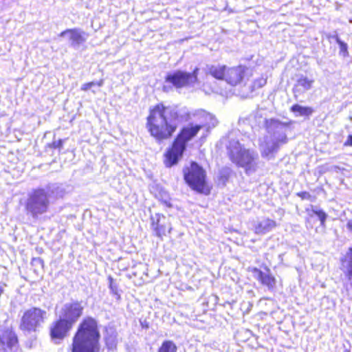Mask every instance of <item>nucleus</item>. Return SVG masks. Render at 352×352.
I'll use <instances>...</instances> for the list:
<instances>
[{"instance_id": "10", "label": "nucleus", "mask_w": 352, "mask_h": 352, "mask_svg": "<svg viewBox=\"0 0 352 352\" xmlns=\"http://www.w3.org/2000/svg\"><path fill=\"white\" fill-rule=\"evenodd\" d=\"M46 314L45 310L37 307L26 310L22 316L20 329L23 331H36L44 322Z\"/></svg>"}, {"instance_id": "6", "label": "nucleus", "mask_w": 352, "mask_h": 352, "mask_svg": "<svg viewBox=\"0 0 352 352\" xmlns=\"http://www.w3.org/2000/svg\"><path fill=\"white\" fill-rule=\"evenodd\" d=\"M201 129L202 126L197 124H189L182 128L175 139L172 147L165 154L164 164L166 167H171L177 164L186 148L187 142L192 140Z\"/></svg>"}, {"instance_id": "7", "label": "nucleus", "mask_w": 352, "mask_h": 352, "mask_svg": "<svg viewBox=\"0 0 352 352\" xmlns=\"http://www.w3.org/2000/svg\"><path fill=\"white\" fill-rule=\"evenodd\" d=\"M206 74L218 80H223L231 86L241 83L244 78L245 67L242 65L227 67L223 65H207Z\"/></svg>"}, {"instance_id": "20", "label": "nucleus", "mask_w": 352, "mask_h": 352, "mask_svg": "<svg viewBox=\"0 0 352 352\" xmlns=\"http://www.w3.org/2000/svg\"><path fill=\"white\" fill-rule=\"evenodd\" d=\"M340 269L344 276L352 274V247L349 248L346 253L340 259Z\"/></svg>"}, {"instance_id": "8", "label": "nucleus", "mask_w": 352, "mask_h": 352, "mask_svg": "<svg viewBox=\"0 0 352 352\" xmlns=\"http://www.w3.org/2000/svg\"><path fill=\"white\" fill-rule=\"evenodd\" d=\"M184 177L188 185L194 190L204 192L206 186V171L197 163L192 162L190 167L184 168Z\"/></svg>"}, {"instance_id": "27", "label": "nucleus", "mask_w": 352, "mask_h": 352, "mask_svg": "<svg viewBox=\"0 0 352 352\" xmlns=\"http://www.w3.org/2000/svg\"><path fill=\"white\" fill-rule=\"evenodd\" d=\"M297 196L300 197L302 199H306V200H312L313 197L311 195V194L308 192H300L297 193Z\"/></svg>"}, {"instance_id": "14", "label": "nucleus", "mask_w": 352, "mask_h": 352, "mask_svg": "<svg viewBox=\"0 0 352 352\" xmlns=\"http://www.w3.org/2000/svg\"><path fill=\"white\" fill-rule=\"evenodd\" d=\"M72 328L70 324L61 319L60 318L50 327V336L52 340L58 343L67 336L68 332Z\"/></svg>"}, {"instance_id": "4", "label": "nucleus", "mask_w": 352, "mask_h": 352, "mask_svg": "<svg viewBox=\"0 0 352 352\" xmlns=\"http://www.w3.org/2000/svg\"><path fill=\"white\" fill-rule=\"evenodd\" d=\"M56 197L62 196V190L56 184H52L45 188L34 190L28 195L25 204L27 214L30 215L34 219H39L45 214L50 206V198L52 196Z\"/></svg>"}, {"instance_id": "29", "label": "nucleus", "mask_w": 352, "mask_h": 352, "mask_svg": "<svg viewBox=\"0 0 352 352\" xmlns=\"http://www.w3.org/2000/svg\"><path fill=\"white\" fill-rule=\"evenodd\" d=\"M344 146H352V135H349L347 137V139H346V142L344 143Z\"/></svg>"}, {"instance_id": "33", "label": "nucleus", "mask_w": 352, "mask_h": 352, "mask_svg": "<svg viewBox=\"0 0 352 352\" xmlns=\"http://www.w3.org/2000/svg\"><path fill=\"white\" fill-rule=\"evenodd\" d=\"M98 86L101 87L103 85V80H100L99 82H96Z\"/></svg>"}, {"instance_id": "23", "label": "nucleus", "mask_w": 352, "mask_h": 352, "mask_svg": "<svg viewBox=\"0 0 352 352\" xmlns=\"http://www.w3.org/2000/svg\"><path fill=\"white\" fill-rule=\"evenodd\" d=\"M157 352H177V347L173 342L166 340L162 343Z\"/></svg>"}, {"instance_id": "25", "label": "nucleus", "mask_w": 352, "mask_h": 352, "mask_svg": "<svg viewBox=\"0 0 352 352\" xmlns=\"http://www.w3.org/2000/svg\"><path fill=\"white\" fill-rule=\"evenodd\" d=\"M109 289L111 290V292L116 296L117 299H119L120 298V294H118V286L116 284L114 283L113 278L111 276L109 277Z\"/></svg>"}, {"instance_id": "36", "label": "nucleus", "mask_w": 352, "mask_h": 352, "mask_svg": "<svg viewBox=\"0 0 352 352\" xmlns=\"http://www.w3.org/2000/svg\"><path fill=\"white\" fill-rule=\"evenodd\" d=\"M348 352H349V351H348Z\"/></svg>"}, {"instance_id": "22", "label": "nucleus", "mask_w": 352, "mask_h": 352, "mask_svg": "<svg viewBox=\"0 0 352 352\" xmlns=\"http://www.w3.org/2000/svg\"><path fill=\"white\" fill-rule=\"evenodd\" d=\"M311 212L318 217L321 226L324 227L325 221L327 218V214L326 212H324L322 210L319 209L317 206H311Z\"/></svg>"}, {"instance_id": "19", "label": "nucleus", "mask_w": 352, "mask_h": 352, "mask_svg": "<svg viewBox=\"0 0 352 352\" xmlns=\"http://www.w3.org/2000/svg\"><path fill=\"white\" fill-rule=\"evenodd\" d=\"M276 226V221L269 218H265L258 221L254 226V232L257 234H265Z\"/></svg>"}, {"instance_id": "2", "label": "nucleus", "mask_w": 352, "mask_h": 352, "mask_svg": "<svg viewBox=\"0 0 352 352\" xmlns=\"http://www.w3.org/2000/svg\"><path fill=\"white\" fill-rule=\"evenodd\" d=\"M293 121L282 122L277 118L265 119L266 134L258 140L259 150L263 158L274 159L280 147L288 142L287 131Z\"/></svg>"}, {"instance_id": "34", "label": "nucleus", "mask_w": 352, "mask_h": 352, "mask_svg": "<svg viewBox=\"0 0 352 352\" xmlns=\"http://www.w3.org/2000/svg\"><path fill=\"white\" fill-rule=\"evenodd\" d=\"M347 226L349 229L352 230V222H351V221L348 222Z\"/></svg>"}, {"instance_id": "9", "label": "nucleus", "mask_w": 352, "mask_h": 352, "mask_svg": "<svg viewBox=\"0 0 352 352\" xmlns=\"http://www.w3.org/2000/svg\"><path fill=\"white\" fill-rule=\"evenodd\" d=\"M199 69L196 67L192 72L182 70H175L170 72L166 76V82L172 84L175 87H193L199 82L198 72Z\"/></svg>"}, {"instance_id": "11", "label": "nucleus", "mask_w": 352, "mask_h": 352, "mask_svg": "<svg viewBox=\"0 0 352 352\" xmlns=\"http://www.w3.org/2000/svg\"><path fill=\"white\" fill-rule=\"evenodd\" d=\"M83 307L79 302L65 303L59 312V318L73 325L82 314Z\"/></svg>"}, {"instance_id": "30", "label": "nucleus", "mask_w": 352, "mask_h": 352, "mask_svg": "<svg viewBox=\"0 0 352 352\" xmlns=\"http://www.w3.org/2000/svg\"><path fill=\"white\" fill-rule=\"evenodd\" d=\"M327 37L329 39H334L336 41V38H340L336 32H334L333 34H329L327 35Z\"/></svg>"}, {"instance_id": "1", "label": "nucleus", "mask_w": 352, "mask_h": 352, "mask_svg": "<svg viewBox=\"0 0 352 352\" xmlns=\"http://www.w3.org/2000/svg\"><path fill=\"white\" fill-rule=\"evenodd\" d=\"M190 118L186 108L158 103L150 108L146 126L150 135L157 142H162L170 138L178 126L188 121Z\"/></svg>"}, {"instance_id": "13", "label": "nucleus", "mask_w": 352, "mask_h": 352, "mask_svg": "<svg viewBox=\"0 0 352 352\" xmlns=\"http://www.w3.org/2000/svg\"><path fill=\"white\" fill-rule=\"evenodd\" d=\"M151 225L155 234L158 237L165 236L171 230L169 219L160 213L151 215Z\"/></svg>"}, {"instance_id": "32", "label": "nucleus", "mask_w": 352, "mask_h": 352, "mask_svg": "<svg viewBox=\"0 0 352 352\" xmlns=\"http://www.w3.org/2000/svg\"><path fill=\"white\" fill-rule=\"evenodd\" d=\"M349 283L350 286L352 287V274L345 277Z\"/></svg>"}, {"instance_id": "31", "label": "nucleus", "mask_w": 352, "mask_h": 352, "mask_svg": "<svg viewBox=\"0 0 352 352\" xmlns=\"http://www.w3.org/2000/svg\"><path fill=\"white\" fill-rule=\"evenodd\" d=\"M266 84V79L261 78L258 80V87H261Z\"/></svg>"}, {"instance_id": "24", "label": "nucleus", "mask_w": 352, "mask_h": 352, "mask_svg": "<svg viewBox=\"0 0 352 352\" xmlns=\"http://www.w3.org/2000/svg\"><path fill=\"white\" fill-rule=\"evenodd\" d=\"M336 43L339 45L340 47V55L344 58L347 57L349 56L347 43L342 41L340 38H336Z\"/></svg>"}, {"instance_id": "15", "label": "nucleus", "mask_w": 352, "mask_h": 352, "mask_svg": "<svg viewBox=\"0 0 352 352\" xmlns=\"http://www.w3.org/2000/svg\"><path fill=\"white\" fill-rule=\"evenodd\" d=\"M314 80L302 74L297 75L292 91L296 100L305 92L310 90L314 85Z\"/></svg>"}, {"instance_id": "21", "label": "nucleus", "mask_w": 352, "mask_h": 352, "mask_svg": "<svg viewBox=\"0 0 352 352\" xmlns=\"http://www.w3.org/2000/svg\"><path fill=\"white\" fill-rule=\"evenodd\" d=\"M290 111L294 113H298V116H309L314 112V109L311 107H303L298 104L292 106Z\"/></svg>"}, {"instance_id": "3", "label": "nucleus", "mask_w": 352, "mask_h": 352, "mask_svg": "<svg viewBox=\"0 0 352 352\" xmlns=\"http://www.w3.org/2000/svg\"><path fill=\"white\" fill-rule=\"evenodd\" d=\"M100 337L96 321L91 318H85L73 338L72 352H99Z\"/></svg>"}, {"instance_id": "28", "label": "nucleus", "mask_w": 352, "mask_h": 352, "mask_svg": "<svg viewBox=\"0 0 352 352\" xmlns=\"http://www.w3.org/2000/svg\"><path fill=\"white\" fill-rule=\"evenodd\" d=\"M96 82H90L87 83H85L82 85L81 89L82 91H87L91 89L93 86L96 85Z\"/></svg>"}, {"instance_id": "26", "label": "nucleus", "mask_w": 352, "mask_h": 352, "mask_svg": "<svg viewBox=\"0 0 352 352\" xmlns=\"http://www.w3.org/2000/svg\"><path fill=\"white\" fill-rule=\"evenodd\" d=\"M63 144V140H54L51 144H49V146L53 148H62Z\"/></svg>"}, {"instance_id": "35", "label": "nucleus", "mask_w": 352, "mask_h": 352, "mask_svg": "<svg viewBox=\"0 0 352 352\" xmlns=\"http://www.w3.org/2000/svg\"><path fill=\"white\" fill-rule=\"evenodd\" d=\"M349 23H352V18L349 19Z\"/></svg>"}, {"instance_id": "12", "label": "nucleus", "mask_w": 352, "mask_h": 352, "mask_svg": "<svg viewBox=\"0 0 352 352\" xmlns=\"http://www.w3.org/2000/svg\"><path fill=\"white\" fill-rule=\"evenodd\" d=\"M0 352H19L18 338L12 329H6L0 333Z\"/></svg>"}, {"instance_id": "17", "label": "nucleus", "mask_w": 352, "mask_h": 352, "mask_svg": "<svg viewBox=\"0 0 352 352\" xmlns=\"http://www.w3.org/2000/svg\"><path fill=\"white\" fill-rule=\"evenodd\" d=\"M85 35V32L77 28L67 29L63 31L59 34L60 36H68L70 41V45L74 48L78 47L81 44L85 42L86 38Z\"/></svg>"}, {"instance_id": "18", "label": "nucleus", "mask_w": 352, "mask_h": 352, "mask_svg": "<svg viewBox=\"0 0 352 352\" xmlns=\"http://www.w3.org/2000/svg\"><path fill=\"white\" fill-rule=\"evenodd\" d=\"M195 115L199 118L200 124L199 125H201L202 128L206 127L210 129L215 127L218 123L217 120L213 115L204 110H199Z\"/></svg>"}, {"instance_id": "16", "label": "nucleus", "mask_w": 352, "mask_h": 352, "mask_svg": "<svg viewBox=\"0 0 352 352\" xmlns=\"http://www.w3.org/2000/svg\"><path fill=\"white\" fill-rule=\"evenodd\" d=\"M253 274L254 277L263 286H265L268 290L273 291L275 289L276 285V279L272 274L269 268L266 267L265 272L258 268H254Z\"/></svg>"}, {"instance_id": "5", "label": "nucleus", "mask_w": 352, "mask_h": 352, "mask_svg": "<svg viewBox=\"0 0 352 352\" xmlns=\"http://www.w3.org/2000/svg\"><path fill=\"white\" fill-rule=\"evenodd\" d=\"M226 148L230 159L233 163L245 168L248 174L256 171L258 155L255 151L244 148L236 140H229Z\"/></svg>"}]
</instances>
